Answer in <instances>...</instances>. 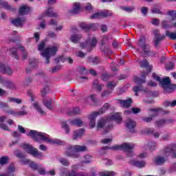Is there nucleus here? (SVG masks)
<instances>
[{
	"mask_svg": "<svg viewBox=\"0 0 176 176\" xmlns=\"http://www.w3.org/2000/svg\"><path fill=\"white\" fill-rule=\"evenodd\" d=\"M140 66L142 68H146L148 72H142V78L135 76L134 78L135 83H137L138 85H140V86L133 87V90L135 93V96H138V93H140L141 90H143L142 85H142V83H145V79H146V75H148V74H149V72L152 71V66L149 65V63L148 62V60H146V59H144L140 62Z\"/></svg>",
	"mask_w": 176,
	"mask_h": 176,
	"instance_id": "f257e3e1",
	"label": "nucleus"
},
{
	"mask_svg": "<svg viewBox=\"0 0 176 176\" xmlns=\"http://www.w3.org/2000/svg\"><path fill=\"white\" fill-rule=\"evenodd\" d=\"M27 136L32 138V140L36 141V142H40V141H45V142L51 144L52 145H65V142L61 141L58 139H49L47 136H46V133L38 132V131L35 130H30L29 133H27Z\"/></svg>",
	"mask_w": 176,
	"mask_h": 176,
	"instance_id": "f03ea898",
	"label": "nucleus"
},
{
	"mask_svg": "<svg viewBox=\"0 0 176 176\" xmlns=\"http://www.w3.org/2000/svg\"><path fill=\"white\" fill-rule=\"evenodd\" d=\"M102 149H111V151L121 150L124 151V152H127V157H133V156H134V152H133V149H134V144H131L129 143H123L121 145H116L112 147L104 146L102 148Z\"/></svg>",
	"mask_w": 176,
	"mask_h": 176,
	"instance_id": "7ed1b4c3",
	"label": "nucleus"
},
{
	"mask_svg": "<svg viewBox=\"0 0 176 176\" xmlns=\"http://www.w3.org/2000/svg\"><path fill=\"white\" fill-rule=\"evenodd\" d=\"M86 151H87V148L85 146H70L66 150L65 155L69 157H74V159H78V157H79V152H86Z\"/></svg>",
	"mask_w": 176,
	"mask_h": 176,
	"instance_id": "20e7f679",
	"label": "nucleus"
},
{
	"mask_svg": "<svg viewBox=\"0 0 176 176\" xmlns=\"http://www.w3.org/2000/svg\"><path fill=\"white\" fill-rule=\"evenodd\" d=\"M111 105L109 103H105L98 111H94L89 116V119L90 120L89 126L91 129H94L96 126V118H97L98 115L105 113V112L109 109Z\"/></svg>",
	"mask_w": 176,
	"mask_h": 176,
	"instance_id": "39448f33",
	"label": "nucleus"
},
{
	"mask_svg": "<svg viewBox=\"0 0 176 176\" xmlns=\"http://www.w3.org/2000/svg\"><path fill=\"white\" fill-rule=\"evenodd\" d=\"M58 50V46H52L48 47L44 50L43 52H41V56L46 58L45 63L46 64H49L50 63V57L51 56H56L57 52Z\"/></svg>",
	"mask_w": 176,
	"mask_h": 176,
	"instance_id": "423d86ee",
	"label": "nucleus"
},
{
	"mask_svg": "<svg viewBox=\"0 0 176 176\" xmlns=\"http://www.w3.org/2000/svg\"><path fill=\"white\" fill-rule=\"evenodd\" d=\"M22 148L27 152V153L32 155L34 157L42 156V152H39L38 148H34L31 144H23Z\"/></svg>",
	"mask_w": 176,
	"mask_h": 176,
	"instance_id": "0eeeda50",
	"label": "nucleus"
},
{
	"mask_svg": "<svg viewBox=\"0 0 176 176\" xmlns=\"http://www.w3.org/2000/svg\"><path fill=\"white\" fill-rule=\"evenodd\" d=\"M98 41L96 37H93L92 38H89L86 42L80 43V47L82 49L87 48V51L90 52L93 50V47H96L97 45Z\"/></svg>",
	"mask_w": 176,
	"mask_h": 176,
	"instance_id": "6e6552de",
	"label": "nucleus"
},
{
	"mask_svg": "<svg viewBox=\"0 0 176 176\" xmlns=\"http://www.w3.org/2000/svg\"><path fill=\"white\" fill-rule=\"evenodd\" d=\"M103 127H105L103 134H107V133H108L109 130H112V129H113V124H108V120L102 118L98 121L97 128L102 129Z\"/></svg>",
	"mask_w": 176,
	"mask_h": 176,
	"instance_id": "1a4fd4ad",
	"label": "nucleus"
},
{
	"mask_svg": "<svg viewBox=\"0 0 176 176\" xmlns=\"http://www.w3.org/2000/svg\"><path fill=\"white\" fill-rule=\"evenodd\" d=\"M0 84L6 89H9L10 90H14L16 89V84L13 81L3 79L1 76Z\"/></svg>",
	"mask_w": 176,
	"mask_h": 176,
	"instance_id": "9d476101",
	"label": "nucleus"
},
{
	"mask_svg": "<svg viewBox=\"0 0 176 176\" xmlns=\"http://www.w3.org/2000/svg\"><path fill=\"white\" fill-rule=\"evenodd\" d=\"M162 108H157V109H148V111L150 112H155L153 115L150 116L149 117H142V120L143 122H146V123H151L152 120H153L154 118H156L157 116V112H160V111H162Z\"/></svg>",
	"mask_w": 176,
	"mask_h": 176,
	"instance_id": "9b49d317",
	"label": "nucleus"
},
{
	"mask_svg": "<svg viewBox=\"0 0 176 176\" xmlns=\"http://www.w3.org/2000/svg\"><path fill=\"white\" fill-rule=\"evenodd\" d=\"M164 156L168 157L172 153V157L173 159H175L176 157V146L174 144H171L169 146H167L164 149Z\"/></svg>",
	"mask_w": 176,
	"mask_h": 176,
	"instance_id": "f8f14e48",
	"label": "nucleus"
},
{
	"mask_svg": "<svg viewBox=\"0 0 176 176\" xmlns=\"http://www.w3.org/2000/svg\"><path fill=\"white\" fill-rule=\"evenodd\" d=\"M138 46L142 47L143 50L144 54H148L150 53V47L149 45L146 43V39L144 36H141L138 41Z\"/></svg>",
	"mask_w": 176,
	"mask_h": 176,
	"instance_id": "ddd939ff",
	"label": "nucleus"
},
{
	"mask_svg": "<svg viewBox=\"0 0 176 176\" xmlns=\"http://www.w3.org/2000/svg\"><path fill=\"white\" fill-rule=\"evenodd\" d=\"M97 27H98L97 23L86 24L85 23H81L80 24V28L84 31H90V30H92V31H96V30H97Z\"/></svg>",
	"mask_w": 176,
	"mask_h": 176,
	"instance_id": "4468645a",
	"label": "nucleus"
},
{
	"mask_svg": "<svg viewBox=\"0 0 176 176\" xmlns=\"http://www.w3.org/2000/svg\"><path fill=\"white\" fill-rule=\"evenodd\" d=\"M137 124L131 118H127L126 122V127L130 131V133H135V126Z\"/></svg>",
	"mask_w": 176,
	"mask_h": 176,
	"instance_id": "2eb2a0df",
	"label": "nucleus"
},
{
	"mask_svg": "<svg viewBox=\"0 0 176 176\" xmlns=\"http://www.w3.org/2000/svg\"><path fill=\"white\" fill-rule=\"evenodd\" d=\"M0 72L6 75H12V74H13V71L10 67L3 63H0Z\"/></svg>",
	"mask_w": 176,
	"mask_h": 176,
	"instance_id": "dca6fc26",
	"label": "nucleus"
},
{
	"mask_svg": "<svg viewBox=\"0 0 176 176\" xmlns=\"http://www.w3.org/2000/svg\"><path fill=\"white\" fill-rule=\"evenodd\" d=\"M118 102L119 104H120L122 108H130L133 103V99L131 98H129L126 100H119Z\"/></svg>",
	"mask_w": 176,
	"mask_h": 176,
	"instance_id": "f3484780",
	"label": "nucleus"
},
{
	"mask_svg": "<svg viewBox=\"0 0 176 176\" xmlns=\"http://www.w3.org/2000/svg\"><path fill=\"white\" fill-rule=\"evenodd\" d=\"M106 17H108V12H96V13L92 14L90 16V19H106Z\"/></svg>",
	"mask_w": 176,
	"mask_h": 176,
	"instance_id": "a211bd4d",
	"label": "nucleus"
},
{
	"mask_svg": "<svg viewBox=\"0 0 176 176\" xmlns=\"http://www.w3.org/2000/svg\"><path fill=\"white\" fill-rule=\"evenodd\" d=\"M24 23H25V18H16L12 21V23L15 27H23Z\"/></svg>",
	"mask_w": 176,
	"mask_h": 176,
	"instance_id": "6ab92c4d",
	"label": "nucleus"
},
{
	"mask_svg": "<svg viewBox=\"0 0 176 176\" xmlns=\"http://www.w3.org/2000/svg\"><path fill=\"white\" fill-rule=\"evenodd\" d=\"M15 171L16 168L13 165H10L7 169V173H0V176H14Z\"/></svg>",
	"mask_w": 176,
	"mask_h": 176,
	"instance_id": "aec40b11",
	"label": "nucleus"
},
{
	"mask_svg": "<svg viewBox=\"0 0 176 176\" xmlns=\"http://www.w3.org/2000/svg\"><path fill=\"white\" fill-rule=\"evenodd\" d=\"M58 14L57 12H53V8H49L44 14H43V17H57Z\"/></svg>",
	"mask_w": 176,
	"mask_h": 176,
	"instance_id": "412c9836",
	"label": "nucleus"
},
{
	"mask_svg": "<svg viewBox=\"0 0 176 176\" xmlns=\"http://www.w3.org/2000/svg\"><path fill=\"white\" fill-rule=\"evenodd\" d=\"M43 104L50 111L53 109V99L50 98L48 100L46 98L43 99Z\"/></svg>",
	"mask_w": 176,
	"mask_h": 176,
	"instance_id": "4be33fe9",
	"label": "nucleus"
},
{
	"mask_svg": "<svg viewBox=\"0 0 176 176\" xmlns=\"http://www.w3.org/2000/svg\"><path fill=\"white\" fill-rule=\"evenodd\" d=\"M160 83L162 87H163V89L168 87V86H171L173 85L171 84V80H170L169 77H166L163 78L162 80H161V81H160Z\"/></svg>",
	"mask_w": 176,
	"mask_h": 176,
	"instance_id": "5701e85b",
	"label": "nucleus"
},
{
	"mask_svg": "<svg viewBox=\"0 0 176 176\" xmlns=\"http://www.w3.org/2000/svg\"><path fill=\"white\" fill-rule=\"evenodd\" d=\"M130 164L132 166H135V167H138L139 168H142L146 164L144 161H137V160H131L129 162Z\"/></svg>",
	"mask_w": 176,
	"mask_h": 176,
	"instance_id": "b1692460",
	"label": "nucleus"
},
{
	"mask_svg": "<svg viewBox=\"0 0 176 176\" xmlns=\"http://www.w3.org/2000/svg\"><path fill=\"white\" fill-rule=\"evenodd\" d=\"M83 134H85V129H80L74 131V133L73 135V140H78V138H80L82 137Z\"/></svg>",
	"mask_w": 176,
	"mask_h": 176,
	"instance_id": "393cba45",
	"label": "nucleus"
},
{
	"mask_svg": "<svg viewBox=\"0 0 176 176\" xmlns=\"http://www.w3.org/2000/svg\"><path fill=\"white\" fill-rule=\"evenodd\" d=\"M72 126H77V127H82L83 126V121L80 118H76L69 121Z\"/></svg>",
	"mask_w": 176,
	"mask_h": 176,
	"instance_id": "a878e982",
	"label": "nucleus"
},
{
	"mask_svg": "<svg viewBox=\"0 0 176 176\" xmlns=\"http://www.w3.org/2000/svg\"><path fill=\"white\" fill-rule=\"evenodd\" d=\"M79 10H80V3H75L74 4V8L72 10L69 11L70 14H78L79 13Z\"/></svg>",
	"mask_w": 176,
	"mask_h": 176,
	"instance_id": "bb28decb",
	"label": "nucleus"
},
{
	"mask_svg": "<svg viewBox=\"0 0 176 176\" xmlns=\"http://www.w3.org/2000/svg\"><path fill=\"white\" fill-rule=\"evenodd\" d=\"M166 36H160L158 34H155V39H154V46L157 47L160 44V41H163Z\"/></svg>",
	"mask_w": 176,
	"mask_h": 176,
	"instance_id": "cd10ccee",
	"label": "nucleus"
},
{
	"mask_svg": "<svg viewBox=\"0 0 176 176\" xmlns=\"http://www.w3.org/2000/svg\"><path fill=\"white\" fill-rule=\"evenodd\" d=\"M10 56L16 60H19V54H17V47H12L10 48Z\"/></svg>",
	"mask_w": 176,
	"mask_h": 176,
	"instance_id": "c85d7f7f",
	"label": "nucleus"
},
{
	"mask_svg": "<svg viewBox=\"0 0 176 176\" xmlns=\"http://www.w3.org/2000/svg\"><path fill=\"white\" fill-rule=\"evenodd\" d=\"M167 123H171V121H170V120L162 119L155 122V124L158 128L163 127V126H164Z\"/></svg>",
	"mask_w": 176,
	"mask_h": 176,
	"instance_id": "c756f323",
	"label": "nucleus"
},
{
	"mask_svg": "<svg viewBox=\"0 0 176 176\" xmlns=\"http://www.w3.org/2000/svg\"><path fill=\"white\" fill-rule=\"evenodd\" d=\"M109 119L110 120H114V122H116V123L122 122V116H120V113L111 115L110 116Z\"/></svg>",
	"mask_w": 176,
	"mask_h": 176,
	"instance_id": "7c9ffc66",
	"label": "nucleus"
},
{
	"mask_svg": "<svg viewBox=\"0 0 176 176\" xmlns=\"http://www.w3.org/2000/svg\"><path fill=\"white\" fill-rule=\"evenodd\" d=\"M30 12V8L26 6H23L19 8V13L21 16H24V14H28Z\"/></svg>",
	"mask_w": 176,
	"mask_h": 176,
	"instance_id": "2f4dec72",
	"label": "nucleus"
},
{
	"mask_svg": "<svg viewBox=\"0 0 176 176\" xmlns=\"http://www.w3.org/2000/svg\"><path fill=\"white\" fill-rule=\"evenodd\" d=\"M165 162L166 159L160 156H158L153 160V162L155 164H157V166H161V164H163Z\"/></svg>",
	"mask_w": 176,
	"mask_h": 176,
	"instance_id": "473e14b6",
	"label": "nucleus"
},
{
	"mask_svg": "<svg viewBox=\"0 0 176 176\" xmlns=\"http://www.w3.org/2000/svg\"><path fill=\"white\" fill-rule=\"evenodd\" d=\"M174 89H176V85L172 84V85L164 88V94H170V93H173Z\"/></svg>",
	"mask_w": 176,
	"mask_h": 176,
	"instance_id": "72a5a7b5",
	"label": "nucleus"
},
{
	"mask_svg": "<svg viewBox=\"0 0 176 176\" xmlns=\"http://www.w3.org/2000/svg\"><path fill=\"white\" fill-rule=\"evenodd\" d=\"M80 39H82V35L80 34H73L70 37V41L73 43H78Z\"/></svg>",
	"mask_w": 176,
	"mask_h": 176,
	"instance_id": "f704fd0d",
	"label": "nucleus"
},
{
	"mask_svg": "<svg viewBox=\"0 0 176 176\" xmlns=\"http://www.w3.org/2000/svg\"><path fill=\"white\" fill-rule=\"evenodd\" d=\"M102 87H104V85L98 83V80H95L94 81V88L96 91H98V93H101V91L102 90Z\"/></svg>",
	"mask_w": 176,
	"mask_h": 176,
	"instance_id": "c9c22d12",
	"label": "nucleus"
},
{
	"mask_svg": "<svg viewBox=\"0 0 176 176\" xmlns=\"http://www.w3.org/2000/svg\"><path fill=\"white\" fill-rule=\"evenodd\" d=\"M0 5L8 10H10L11 12H16V8H12L11 6H9V4H8L6 2L2 1V0H0Z\"/></svg>",
	"mask_w": 176,
	"mask_h": 176,
	"instance_id": "e433bc0d",
	"label": "nucleus"
},
{
	"mask_svg": "<svg viewBox=\"0 0 176 176\" xmlns=\"http://www.w3.org/2000/svg\"><path fill=\"white\" fill-rule=\"evenodd\" d=\"M33 107H34V109H36L37 112H38V113L41 115H46V112H45V111L41 108V106H39L38 102L33 103Z\"/></svg>",
	"mask_w": 176,
	"mask_h": 176,
	"instance_id": "4c0bfd02",
	"label": "nucleus"
},
{
	"mask_svg": "<svg viewBox=\"0 0 176 176\" xmlns=\"http://www.w3.org/2000/svg\"><path fill=\"white\" fill-rule=\"evenodd\" d=\"M166 36H168L169 39H171L172 41L176 40V32H170V31L166 30L165 32Z\"/></svg>",
	"mask_w": 176,
	"mask_h": 176,
	"instance_id": "58836bf2",
	"label": "nucleus"
},
{
	"mask_svg": "<svg viewBox=\"0 0 176 176\" xmlns=\"http://www.w3.org/2000/svg\"><path fill=\"white\" fill-rule=\"evenodd\" d=\"M99 175L100 176H115L116 175V173H115L114 171L105 170L103 172H100Z\"/></svg>",
	"mask_w": 176,
	"mask_h": 176,
	"instance_id": "ea45409f",
	"label": "nucleus"
},
{
	"mask_svg": "<svg viewBox=\"0 0 176 176\" xmlns=\"http://www.w3.org/2000/svg\"><path fill=\"white\" fill-rule=\"evenodd\" d=\"M9 163V157L3 156L0 157V166H5Z\"/></svg>",
	"mask_w": 176,
	"mask_h": 176,
	"instance_id": "a19ab883",
	"label": "nucleus"
},
{
	"mask_svg": "<svg viewBox=\"0 0 176 176\" xmlns=\"http://www.w3.org/2000/svg\"><path fill=\"white\" fill-rule=\"evenodd\" d=\"M62 129L65 130L66 134H69L70 129L69 126H68V122L67 121L62 122Z\"/></svg>",
	"mask_w": 176,
	"mask_h": 176,
	"instance_id": "79ce46f5",
	"label": "nucleus"
},
{
	"mask_svg": "<svg viewBox=\"0 0 176 176\" xmlns=\"http://www.w3.org/2000/svg\"><path fill=\"white\" fill-rule=\"evenodd\" d=\"M91 159H93V157L90 155H85V160L82 161V164H89L91 163Z\"/></svg>",
	"mask_w": 176,
	"mask_h": 176,
	"instance_id": "37998d69",
	"label": "nucleus"
},
{
	"mask_svg": "<svg viewBox=\"0 0 176 176\" xmlns=\"http://www.w3.org/2000/svg\"><path fill=\"white\" fill-rule=\"evenodd\" d=\"M19 49H21V52H23V60H27V57L28 56V54L27 52H25V48L23 47L21 45H18Z\"/></svg>",
	"mask_w": 176,
	"mask_h": 176,
	"instance_id": "c03bdc74",
	"label": "nucleus"
},
{
	"mask_svg": "<svg viewBox=\"0 0 176 176\" xmlns=\"http://www.w3.org/2000/svg\"><path fill=\"white\" fill-rule=\"evenodd\" d=\"M69 115L72 116V115H80V109L79 107L73 108L72 111H69Z\"/></svg>",
	"mask_w": 176,
	"mask_h": 176,
	"instance_id": "a18cd8bd",
	"label": "nucleus"
},
{
	"mask_svg": "<svg viewBox=\"0 0 176 176\" xmlns=\"http://www.w3.org/2000/svg\"><path fill=\"white\" fill-rule=\"evenodd\" d=\"M67 176H86V173L84 172H69L67 175Z\"/></svg>",
	"mask_w": 176,
	"mask_h": 176,
	"instance_id": "49530a36",
	"label": "nucleus"
},
{
	"mask_svg": "<svg viewBox=\"0 0 176 176\" xmlns=\"http://www.w3.org/2000/svg\"><path fill=\"white\" fill-rule=\"evenodd\" d=\"M166 71H171V69H174L175 68V63L174 62H169L165 66Z\"/></svg>",
	"mask_w": 176,
	"mask_h": 176,
	"instance_id": "de8ad7c7",
	"label": "nucleus"
},
{
	"mask_svg": "<svg viewBox=\"0 0 176 176\" xmlns=\"http://www.w3.org/2000/svg\"><path fill=\"white\" fill-rule=\"evenodd\" d=\"M167 15L171 17L172 21L176 20V10H169L167 13Z\"/></svg>",
	"mask_w": 176,
	"mask_h": 176,
	"instance_id": "09e8293b",
	"label": "nucleus"
},
{
	"mask_svg": "<svg viewBox=\"0 0 176 176\" xmlns=\"http://www.w3.org/2000/svg\"><path fill=\"white\" fill-rule=\"evenodd\" d=\"M89 63H91L92 64H94V65H96V64H98V63H100V59L98 58V57H95V58L89 57Z\"/></svg>",
	"mask_w": 176,
	"mask_h": 176,
	"instance_id": "8fccbe9b",
	"label": "nucleus"
},
{
	"mask_svg": "<svg viewBox=\"0 0 176 176\" xmlns=\"http://www.w3.org/2000/svg\"><path fill=\"white\" fill-rule=\"evenodd\" d=\"M29 64L32 68L38 67V62L35 59H30Z\"/></svg>",
	"mask_w": 176,
	"mask_h": 176,
	"instance_id": "3c124183",
	"label": "nucleus"
},
{
	"mask_svg": "<svg viewBox=\"0 0 176 176\" xmlns=\"http://www.w3.org/2000/svg\"><path fill=\"white\" fill-rule=\"evenodd\" d=\"M10 102H15L16 104H21L23 102V100L21 99H19L17 98H9Z\"/></svg>",
	"mask_w": 176,
	"mask_h": 176,
	"instance_id": "603ef678",
	"label": "nucleus"
},
{
	"mask_svg": "<svg viewBox=\"0 0 176 176\" xmlns=\"http://www.w3.org/2000/svg\"><path fill=\"white\" fill-rule=\"evenodd\" d=\"M60 163H61L63 166H65V167H68L69 166V161L65 158H60Z\"/></svg>",
	"mask_w": 176,
	"mask_h": 176,
	"instance_id": "864d4df0",
	"label": "nucleus"
},
{
	"mask_svg": "<svg viewBox=\"0 0 176 176\" xmlns=\"http://www.w3.org/2000/svg\"><path fill=\"white\" fill-rule=\"evenodd\" d=\"M46 45V43L45 41H41V43L38 46V52H45V46Z\"/></svg>",
	"mask_w": 176,
	"mask_h": 176,
	"instance_id": "5fc2aeb1",
	"label": "nucleus"
},
{
	"mask_svg": "<svg viewBox=\"0 0 176 176\" xmlns=\"http://www.w3.org/2000/svg\"><path fill=\"white\" fill-rule=\"evenodd\" d=\"M50 69H52L51 72L52 74H56V72H57V71H60L61 69V65H58L54 67H50Z\"/></svg>",
	"mask_w": 176,
	"mask_h": 176,
	"instance_id": "6e6d98bb",
	"label": "nucleus"
},
{
	"mask_svg": "<svg viewBox=\"0 0 176 176\" xmlns=\"http://www.w3.org/2000/svg\"><path fill=\"white\" fill-rule=\"evenodd\" d=\"M176 106V100H173V102H170L168 100L165 101V107H175Z\"/></svg>",
	"mask_w": 176,
	"mask_h": 176,
	"instance_id": "4d7b16f0",
	"label": "nucleus"
},
{
	"mask_svg": "<svg viewBox=\"0 0 176 176\" xmlns=\"http://www.w3.org/2000/svg\"><path fill=\"white\" fill-rule=\"evenodd\" d=\"M112 75H109L107 73H104L102 74V79L104 81L107 82L110 78H111Z\"/></svg>",
	"mask_w": 176,
	"mask_h": 176,
	"instance_id": "13d9d810",
	"label": "nucleus"
},
{
	"mask_svg": "<svg viewBox=\"0 0 176 176\" xmlns=\"http://www.w3.org/2000/svg\"><path fill=\"white\" fill-rule=\"evenodd\" d=\"M148 145H149V149L151 152H153V151L156 149V142H151L148 144Z\"/></svg>",
	"mask_w": 176,
	"mask_h": 176,
	"instance_id": "bf43d9fd",
	"label": "nucleus"
},
{
	"mask_svg": "<svg viewBox=\"0 0 176 176\" xmlns=\"http://www.w3.org/2000/svg\"><path fill=\"white\" fill-rule=\"evenodd\" d=\"M49 92V87L45 86L42 90H41V96L43 97H45L46 94Z\"/></svg>",
	"mask_w": 176,
	"mask_h": 176,
	"instance_id": "052dcab7",
	"label": "nucleus"
},
{
	"mask_svg": "<svg viewBox=\"0 0 176 176\" xmlns=\"http://www.w3.org/2000/svg\"><path fill=\"white\" fill-rule=\"evenodd\" d=\"M80 75H87V74H89V71H87V68L81 67H80Z\"/></svg>",
	"mask_w": 176,
	"mask_h": 176,
	"instance_id": "680f3d73",
	"label": "nucleus"
},
{
	"mask_svg": "<svg viewBox=\"0 0 176 176\" xmlns=\"http://www.w3.org/2000/svg\"><path fill=\"white\" fill-rule=\"evenodd\" d=\"M122 10L127 12L128 13H131L134 10V7H122Z\"/></svg>",
	"mask_w": 176,
	"mask_h": 176,
	"instance_id": "e2e57ef3",
	"label": "nucleus"
},
{
	"mask_svg": "<svg viewBox=\"0 0 176 176\" xmlns=\"http://www.w3.org/2000/svg\"><path fill=\"white\" fill-rule=\"evenodd\" d=\"M107 86L109 89H111V90H113V89H115V86H116V83H115L112 81H109L107 83Z\"/></svg>",
	"mask_w": 176,
	"mask_h": 176,
	"instance_id": "0e129e2a",
	"label": "nucleus"
},
{
	"mask_svg": "<svg viewBox=\"0 0 176 176\" xmlns=\"http://www.w3.org/2000/svg\"><path fill=\"white\" fill-rule=\"evenodd\" d=\"M109 39V38L108 37V36H104L101 41L102 46H104V45H107V43H108Z\"/></svg>",
	"mask_w": 176,
	"mask_h": 176,
	"instance_id": "69168bd1",
	"label": "nucleus"
},
{
	"mask_svg": "<svg viewBox=\"0 0 176 176\" xmlns=\"http://www.w3.org/2000/svg\"><path fill=\"white\" fill-rule=\"evenodd\" d=\"M151 13H156L157 14H163L162 13V11L160 10V9L157 8H154L151 10Z\"/></svg>",
	"mask_w": 176,
	"mask_h": 176,
	"instance_id": "338daca9",
	"label": "nucleus"
},
{
	"mask_svg": "<svg viewBox=\"0 0 176 176\" xmlns=\"http://www.w3.org/2000/svg\"><path fill=\"white\" fill-rule=\"evenodd\" d=\"M141 13L143 14V16H146V14H148V8L147 7H142Z\"/></svg>",
	"mask_w": 176,
	"mask_h": 176,
	"instance_id": "774afa93",
	"label": "nucleus"
}]
</instances>
